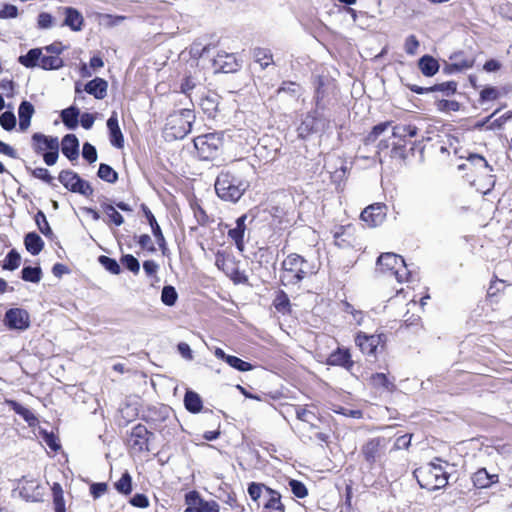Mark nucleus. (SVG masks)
<instances>
[{
  "instance_id": "1",
  "label": "nucleus",
  "mask_w": 512,
  "mask_h": 512,
  "mask_svg": "<svg viewBox=\"0 0 512 512\" xmlns=\"http://www.w3.org/2000/svg\"><path fill=\"white\" fill-rule=\"evenodd\" d=\"M249 183L242 177L227 172H221L215 181V191L224 201L236 203L248 189Z\"/></svg>"
},
{
  "instance_id": "2",
  "label": "nucleus",
  "mask_w": 512,
  "mask_h": 512,
  "mask_svg": "<svg viewBox=\"0 0 512 512\" xmlns=\"http://www.w3.org/2000/svg\"><path fill=\"white\" fill-rule=\"evenodd\" d=\"M315 269L302 256L292 253L282 262L280 280L283 285H295L306 276L314 274Z\"/></svg>"
},
{
  "instance_id": "3",
  "label": "nucleus",
  "mask_w": 512,
  "mask_h": 512,
  "mask_svg": "<svg viewBox=\"0 0 512 512\" xmlns=\"http://www.w3.org/2000/svg\"><path fill=\"white\" fill-rule=\"evenodd\" d=\"M413 475L420 487L429 491L444 488L448 483V473L442 465L434 462L415 469Z\"/></svg>"
},
{
  "instance_id": "4",
  "label": "nucleus",
  "mask_w": 512,
  "mask_h": 512,
  "mask_svg": "<svg viewBox=\"0 0 512 512\" xmlns=\"http://www.w3.org/2000/svg\"><path fill=\"white\" fill-rule=\"evenodd\" d=\"M195 120L194 111L182 109L171 114L165 124V135L169 139H183L192 129Z\"/></svg>"
},
{
  "instance_id": "5",
  "label": "nucleus",
  "mask_w": 512,
  "mask_h": 512,
  "mask_svg": "<svg viewBox=\"0 0 512 512\" xmlns=\"http://www.w3.org/2000/svg\"><path fill=\"white\" fill-rule=\"evenodd\" d=\"M377 271L388 277H395L399 283L406 281L410 275L404 259L395 253H382L377 259Z\"/></svg>"
},
{
  "instance_id": "6",
  "label": "nucleus",
  "mask_w": 512,
  "mask_h": 512,
  "mask_svg": "<svg viewBox=\"0 0 512 512\" xmlns=\"http://www.w3.org/2000/svg\"><path fill=\"white\" fill-rule=\"evenodd\" d=\"M193 142L198 156L202 160H211L216 157L222 146V138L217 133L197 136L194 138Z\"/></svg>"
},
{
  "instance_id": "7",
  "label": "nucleus",
  "mask_w": 512,
  "mask_h": 512,
  "mask_svg": "<svg viewBox=\"0 0 512 512\" xmlns=\"http://www.w3.org/2000/svg\"><path fill=\"white\" fill-rule=\"evenodd\" d=\"M58 179L60 183L73 193H79L85 197L93 194V188L89 182L83 180L76 172L72 170H62Z\"/></svg>"
},
{
  "instance_id": "8",
  "label": "nucleus",
  "mask_w": 512,
  "mask_h": 512,
  "mask_svg": "<svg viewBox=\"0 0 512 512\" xmlns=\"http://www.w3.org/2000/svg\"><path fill=\"white\" fill-rule=\"evenodd\" d=\"M20 496L26 501L40 502L46 493V487L40 484L36 479L22 477L18 483Z\"/></svg>"
},
{
  "instance_id": "9",
  "label": "nucleus",
  "mask_w": 512,
  "mask_h": 512,
  "mask_svg": "<svg viewBox=\"0 0 512 512\" xmlns=\"http://www.w3.org/2000/svg\"><path fill=\"white\" fill-rule=\"evenodd\" d=\"M326 127V120L317 116L316 112L308 113L297 128L298 136L302 139L308 138L311 134L323 131Z\"/></svg>"
},
{
  "instance_id": "10",
  "label": "nucleus",
  "mask_w": 512,
  "mask_h": 512,
  "mask_svg": "<svg viewBox=\"0 0 512 512\" xmlns=\"http://www.w3.org/2000/svg\"><path fill=\"white\" fill-rule=\"evenodd\" d=\"M386 448V439L376 437L368 440L361 448V453L370 467L381 457Z\"/></svg>"
},
{
  "instance_id": "11",
  "label": "nucleus",
  "mask_w": 512,
  "mask_h": 512,
  "mask_svg": "<svg viewBox=\"0 0 512 512\" xmlns=\"http://www.w3.org/2000/svg\"><path fill=\"white\" fill-rule=\"evenodd\" d=\"M185 501L187 505L185 512H219L220 510L216 501H205L196 491L189 492Z\"/></svg>"
},
{
  "instance_id": "12",
  "label": "nucleus",
  "mask_w": 512,
  "mask_h": 512,
  "mask_svg": "<svg viewBox=\"0 0 512 512\" xmlns=\"http://www.w3.org/2000/svg\"><path fill=\"white\" fill-rule=\"evenodd\" d=\"M153 433L145 425L137 424L130 433L129 444L136 452L149 451V441Z\"/></svg>"
},
{
  "instance_id": "13",
  "label": "nucleus",
  "mask_w": 512,
  "mask_h": 512,
  "mask_svg": "<svg viewBox=\"0 0 512 512\" xmlns=\"http://www.w3.org/2000/svg\"><path fill=\"white\" fill-rule=\"evenodd\" d=\"M386 214L387 206L385 204L374 203L362 211L360 218L367 224V226L377 227L384 222Z\"/></svg>"
},
{
  "instance_id": "14",
  "label": "nucleus",
  "mask_w": 512,
  "mask_h": 512,
  "mask_svg": "<svg viewBox=\"0 0 512 512\" xmlns=\"http://www.w3.org/2000/svg\"><path fill=\"white\" fill-rule=\"evenodd\" d=\"M5 323L10 329L26 330L30 326V317L24 309L11 308L5 314Z\"/></svg>"
},
{
  "instance_id": "15",
  "label": "nucleus",
  "mask_w": 512,
  "mask_h": 512,
  "mask_svg": "<svg viewBox=\"0 0 512 512\" xmlns=\"http://www.w3.org/2000/svg\"><path fill=\"white\" fill-rule=\"evenodd\" d=\"M33 149L37 154L48 150L59 149V140L57 137L47 136L42 133L32 135Z\"/></svg>"
},
{
  "instance_id": "16",
  "label": "nucleus",
  "mask_w": 512,
  "mask_h": 512,
  "mask_svg": "<svg viewBox=\"0 0 512 512\" xmlns=\"http://www.w3.org/2000/svg\"><path fill=\"white\" fill-rule=\"evenodd\" d=\"M59 12L65 17L62 26H67L72 31H80L82 29L84 18L77 9L73 7H60Z\"/></svg>"
},
{
  "instance_id": "17",
  "label": "nucleus",
  "mask_w": 512,
  "mask_h": 512,
  "mask_svg": "<svg viewBox=\"0 0 512 512\" xmlns=\"http://www.w3.org/2000/svg\"><path fill=\"white\" fill-rule=\"evenodd\" d=\"M380 337L378 335H367L363 332L357 334L355 342L362 353L374 355L379 345Z\"/></svg>"
},
{
  "instance_id": "18",
  "label": "nucleus",
  "mask_w": 512,
  "mask_h": 512,
  "mask_svg": "<svg viewBox=\"0 0 512 512\" xmlns=\"http://www.w3.org/2000/svg\"><path fill=\"white\" fill-rule=\"evenodd\" d=\"M327 363L332 366H341L350 371L354 365V362L351 360V354L348 349L338 348L336 351L332 352L328 359Z\"/></svg>"
},
{
  "instance_id": "19",
  "label": "nucleus",
  "mask_w": 512,
  "mask_h": 512,
  "mask_svg": "<svg viewBox=\"0 0 512 512\" xmlns=\"http://www.w3.org/2000/svg\"><path fill=\"white\" fill-rule=\"evenodd\" d=\"M246 215H242L236 220V226L228 231V236L231 238L239 251H244V234L246 230L245 221Z\"/></svg>"
},
{
  "instance_id": "20",
  "label": "nucleus",
  "mask_w": 512,
  "mask_h": 512,
  "mask_svg": "<svg viewBox=\"0 0 512 512\" xmlns=\"http://www.w3.org/2000/svg\"><path fill=\"white\" fill-rule=\"evenodd\" d=\"M107 128L109 130L110 142L117 148L124 146V137L118 124L117 114L115 112L107 120Z\"/></svg>"
},
{
  "instance_id": "21",
  "label": "nucleus",
  "mask_w": 512,
  "mask_h": 512,
  "mask_svg": "<svg viewBox=\"0 0 512 512\" xmlns=\"http://www.w3.org/2000/svg\"><path fill=\"white\" fill-rule=\"evenodd\" d=\"M62 153L70 160H76L79 156V141L74 134H67L61 141Z\"/></svg>"
},
{
  "instance_id": "22",
  "label": "nucleus",
  "mask_w": 512,
  "mask_h": 512,
  "mask_svg": "<svg viewBox=\"0 0 512 512\" xmlns=\"http://www.w3.org/2000/svg\"><path fill=\"white\" fill-rule=\"evenodd\" d=\"M35 113L34 106L29 101H22L18 107L19 130L25 132L31 124V118Z\"/></svg>"
},
{
  "instance_id": "23",
  "label": "nucleus",
  "mask_w": 512,
  "mask_h": 512,
  "mask_svg": "<svg viewBox=\"0 0 512 512\" xmlns=\"http://www.w3.org/2000/svg\"><path fill=\"white\" fill-rule=\"evenodd\" d=\"M214 64L224 73L234 72L239 67L236 57L233 54H228L225 52L218 53L214 59Z\"/></svg>"
},
{
  "instance_id": "24",
  "label": "nucleus",
  "mask_w": 512,
  "mask_h": 512,
  "mask_svg": "<svg viewBox=\"0 0 512 512\" xmlns=\"http://www.w3.org/2000/svg\"><path fill=\"white\" fill-rule=\"evenodd\" d=\"M472 482L477 488H488L498 482L497 474H490L485 468L478 469L472 476Z\"/></svg>"
},
{
  "instance_id": "25",
  "label": "nucleus",
  "mask_w": 512,
  "mask_h": 512,
  "mask_svg": "<svg viewBox=\"0 0 512 512\" xmlns=\"http://www.w3.org/2000/svg\"><path fill=\"white\" fill-rule=\"evenodd\" d=\"M108 83L106 80L96 77L85 85V91L96 99H103L107 95Z\"/></svg>"
},
{
  "instance_id": "26",
  "label": "nucleus",
  "mask_w": 512,
  "mask_h": 512,
  "mask_svg": "<svg viewBox=\"0 0 512 512\" xmlns=\"http://www.w3.org/2000/svg\"><path fill=\"white\" fill-rule=\"evenodd\" d=\"M143 212L146 216L147 221L149 222L152 233L154 237L156 238V241L160 247H163L165 245V238L163 236V233L161 231V228L159 224L156 221V218L154 217L153 213L148 209L147 206L142 205Z\"/></svg>"
},
{
  "instance_id": "27",
  "label": "nucleus",
  "mask_w": 512,
  "mask_h": 512,
  "mask_svg": "<svg viewBox=\"0 0 512 512\" xmlns=\"http://www.w3.org/2000/svg\"><path fill=\"white\" fill-rule=\"evenodd\" d=\"M24 244L27 251L32 255H38L44 247L43 240L35 232H30L25 236Z\"/></svg>"
},
{
  "instance_id": "28",
  "label": "nucleus",
  "mask_w": 512,
  "mask_h": 512,
  "mask_svg": "<svg viewBox=\"0 0 512 512\" xmlns=\"http://www.w3.org/2000/svg\"><path fill=\"white\" fill-rule=\"evenodd\" d=\"M419 68L425 76L431 77L438 72L439 64L432 56L424 55L419 60Z\"/></svg>"
},
{
  "instance_id": "29",
  "label": "nucleus",
  "mask_w": 512,
  "mask_h": 512,
  "mask_svg": "<svg viewBox=\"0 0 512 512\" xmlns=\"http://www.w3.org/2000/svg\"><path fill=\"white\" fill-rule=\"evenodd\" d=\"M42 50L39 48L30 49L26 55H21L19 57V62L27 67L32 68L39 66V62H41Z\"/></svg>"
},
{
  "instance_id": "30",
  "label": "nucleus",
  "mask_w": 512,
  "mask_h": 512,
  "mask_svg": "<svg viewBox=\"0 0 512 512\" xmlns=\"http://www.w3.org/2000/svg\"><path fill=\"white\" fill-rule=\"evenodd\" d=\"M186 409L191 413H198L202 409V399L200 395L194 391H187L184 397Z\"/></svg>"
},
{
  "instance_id": "31",
  "label": "nucleus",
  "mask_w": 512,
  "mask_h": 512,
  "mask_svg": "<svg viewBox=\"0 0 512 512\" xmlns=\"http://www.w3.org/2000/svg\"><path fill=\"white\" fill-rule=\"evenodd\" d=\"M79 109L74 106L66 108L61 112V118L65 126L69 129H75L78 125Z\"/></svg>"
},
{
  "instance_id": "32",
  "label": "nucleus",
  "mask_w": 512,
  "mask_h": 512,
  "mask_svg": "<svg viewBox=\"0 0 512 512\" xmlns=\"http://www.w3.org/2000/svg\"><path fill=\"white\" fill-rule=\"evenodd\" d=\"M6 403L15 413L23 417V419L30 425L34 424L36 417L29 409L14 400H7Z\"/></svg>"
},
{
  "instance_id": "33",
  "label": "nucleus",
  "mask_w": 512,
  "mask_h": 512,
  "mask_svg": "<svg viewBox=\"0 0 512 512\" xmlns=\"http://www.w3.org/2000/svg\"><path fill=\"white\" fill-rule=\"evenodd\" d=\"M253 57L255 61L260 64L262 69H265L273 63V55L267 48H255L253 50Z\"/></svg>"
},
{
  "instance_id": "34",
  "label": "nucleus",
  "mask_w": 512,
  "mask_h": 512,
  "mask_svg": "<svg viewBox=\"0 0 512 512\" xmlns=\"http://www.w3.org/2000/svg\"><path fill=\"white\" fill-rule=\"evenodd\" d=\"M370 383L373 387L377 389H384L386 391H393L395 389V385L389 381L387 376L384 373H375L370 378Z\"/></svg>"
},
{
  "instance_id": "35",
  "label": "nucleus",
  "mask_w": 512,
  "mask_h": 512,
  "mask_svg": "<svg viewBox=\"0 0 512 512\" xmlns=\"http://www.w3.org/2000/svg\"><path fill=\"white\" fill-rule=\"evenodd\" d=\"M268 494V500L264 504L266 509H275L280 512H284V505L281 503V495L270 488H265Z\"/></svg>"
},
{
  "instance_id": "36",
  "label": "nucleus",
  "mask_w": 512,
  "mask_h": 512,
  "mask_svg": "<svg viewBox=\"0 0 512 512\" xmlns=\"http://www.w3.org/2000/svg\"><path fill=\"white\" fill-rule=\"evenodd\" d=\"M418 128L414 125L399 124L393 127L392 134L396 138L405 139L406 137H415Z\"/></svg>"
},
{
  "instance_id": "37",
  "label": "nucleus",
  "mask_w": 512,
  "mask_h": 512,
  "mask_svg": "<svg viewBox=\"0 0 512 512\" xmlns=\"http://www.w3.org/2000/svg\"><path fill=\"white\" fill-rule=\"evenodd\" d=\"M53 494V503L55 512H66L63 489L59 483H54L51 487Z\"/></svg>"
},
{
  "instance_id": "38",
  "label": "nucleus",
  "mask_w": 512,
  "mask_h": 512,
  "mask_svg": "<svg viewBox=\"0 0 512 512\" xmlns=\"http://www.w3.org/2000/svg\"><path fill=\"white\" fill-rule=\"evenodd\" d=\"M101 209L106 215L109 217L110 221L114 223L116 226H121L124 223L123 216L115 209V207L111 204H108L106 201L101 203Z\"/></svg>"
},
{
  "instance_id": "39",
  "label": "nucleus",
  "mask_w": 512,
  "mask_h": 512,
  "mask_svg": "<svg viewBox=\"0 0 512 512\" xmlns=\"http://www.w3.org/2000/svg\"><path fill=\"white\" fill-rule=\"evenodd\" d=\"M63 66V60L59 56H46L42 54L39 67L45 70H56Z\"/></svg>"
},
{
  "instance_id": "40",
  "label": "nucleus",
  "mask_w": 512,
  "mask_h": 512,
  "mask_svg": "<svg viewBox=\"0 0 512 512\" xmlns=\"http://www.w3.org/2000/svg\"><path fill=\"white\" fill-rule=\"evenodd\" d=\"M97 175L108 183H115L118 180V173L111 166L104 163L100 164Z\"/></svg>"
},
{
  "instance_id": "41",
  "label": "nucleus",
  "mask_w": 512,
  "mask_h": 512,
  "mask_svg": "<svg viewBox=\"0 0 512 512\" xmlns=\"http://www.w3.org/2000/svg\"><path fill=\"white\" fill-rule=\"evenodd\" d=\"M460 54H455L451 59L454 60L452 64L449 65V71H461L464 69H469L473 66L474 61L470 58H460Z\"/></svg>"
},
{
  "instance_id": "42",
  "label": "nucleus",
  "mask_w": 512,
  "mask_h": 512,
  "mask_svg": "<svg viewBox=\"0 0 512 512\" xmlns=\"http://www.w3.org/2000/svg\"><path fill=\"white\" fill-rule=\"evenodd\" d=\"M42 271L40 267H24L22 269V279L24 281L38 283L41 280Z\"/></svg>"
},
{
  "instance_id": "43",
  "label": "nucleus",
  "mask_w": 512,
  "mask_h": 512,
  "mask_svg": "<svg viewBox=\"0 0 512 512\" xmlns=\"http://www.w3.org/2000/svg\"><path fill=\"white\" fill-rule=\"evenodd\" d=\"M178 294L173 286H164L161 293V301L167 306L175 305Z\"/></svg>"
},
{
  "instance_id": "44",
  "label": "nucleus",
  "mask_w": 512,
  "mask_h": 512,
  "mask_svg": "<svg viewBox=\"0 0 512 512\" xmlns=\"http://www.w3.org/2000/svg\"><path fill=\"white\" fill-rule=\"evenodd\" d=\"M115 488L122 494H130L132 491V478L128 472H125L122 477L115 483Z\"/></svg>"
},
{
  "instance_id": "45",
  "label": "nucleus",
  "mask_w": 512,
  "mask_h": 512,
  "mask_svg": "<svg viewBox=\"0 0 512 512\" xmlns=\"http://www.w3.org/2000/svg\"><path fill=\"white\" fill-rule=\"evenodd\" d=\"M35 222L43 235L46 237H51L53 235V231L49 226L47 218L41 210L35 215Z\"/></svg>"
},
{
  "instance_id": "46",
  "label": "nucleus",
  "mask_w": 512,
  "mask_h": 512,
  "mask_svg": "<svg viewBox=\"0 0 512 512\" xmlns=\"http://www.w3.org/2000/svg\"><path fill=\"white\" fill-rule=\"evenodd\" d=\"M16 116L12 111H5L0 115V125L6 131H11L16 126Z\"/></svg>"
},
{
  "instance_id": "47",
  "label": "nucleus",
  "mask_w": 512,
  "mask_h": 512,
  "mask_svg": "<svg viewBox=\"0 0 512 512\" xmlns=\"http://www.w3.org/2000/svg\"><path fill=\"white\" fill-rule=\"evenodd\" d=\"M98 260H99V263L110 273L115 274V275L120 273V271H121L120 265L118 264V262L115 259L110 258L105 255H101Z\"/></svg>"
},
{
  "instance_id": "48",
  "label": "nucleus",
  "mask_w": 512,
  "mask_h": 512,
  "mask_svg": "<svg viewBox=\"0 0 512 512\" xmlns=\"http://www.w3.org/2000/svg\"><path fill=\"white\" fill-rule=\"evenodd\" d=\"M226 363L231 366L232 368L238 370V371H241V372H246V371H250L252 370L253 366L246 362V361H243L242 359L236 357V356H232L230 355L228 358H227V361Z\"/></svg>"
},
{
  "instance_id": "49",
  "label": "nucleus",
  "mask_w": 512,
  "mask_h": 512,
  "mask_svg": "<svg viewBox=\"0 0 512 512\" xmlns=\"http://www.w3.org/2000/svg\"><path fill=\"white\" fill-rule=\"evenodd\" d=\"M20 261V254L15 250H11L5 257L3 268L7 270H15L19 267Z\"/></svg>"
},
{
  "instance_id": "50",
  "label": "nucleus",
  "mask_w": 512,
  "mask_h": 512,
  "mask_svg": "<svg viewBox=\"0 0 512 512\" xmlns=\"http://www.w3.org/2000/svg\"><path fill=\"white\" fill-rule=\"evenodd\" d=\"M273 304L278 312L285 313L288 311L290 301L288 296L283 291H280L274 299Z\"/></svg>"
},
{
  "instance_id": "51",
  "label": "nucleus",
  "mask_w": 512,
  "mask_h": 512,
  "mask_svg": "<svg viewBox=\"0 0 512 512\" xmlns=\"http://www.w3.org/2000/svg\"><path fill=\"white\" fill-rule=\"evenodd\" d=\"M391 125V122H383L378 125H375L372 131L366 137V143H373L376 139L387 130V128Z\"/></svg>"
},
{
  "instance_id": "52",
  "label": "nucleus",
  "mask_w": 512,
  "mask_h": 512,
  "mask_svg": "<svg viewBox=\"0 0 512 512\" xmlns=\"http://www.w3.org/2000/svg\"><path fill=\"white\" fill-rule=\"evenodd\" d=\"M54 25H55V19L51 14H49L47 12H41L38 15L37 26L39 29H50Z\"/></svg>"
},
{
  "instance_id": "53",
  "label": "nucleus",
  "mask_w": 512,
  "mask_h": 512,
  "mask_svg": "<svg viewBox=\"0 0 512 512\" xmlns=\"http://www.w3.org/2000/svg\"><path fill=\"white\" fill-rule=\"evenodd\" d=\"M122 264L131 272L137 274L140 270L139 261L131 254L124 255L121 258Z\"/></svg>"
},
{
  "instance_id": "54",
  "label": "nucleus",
  "mask_w": 512,
  "mask_h": 512,
  "mask_svg": "<svg viewBox=\"0 0 512 512\" xmlns=\"http://www.w3.org/2000/svg\"><path fill=\"white\" fill-rule=\"evenodd\" d=\"M468 162L475 167L484 168L489 172L493 171L492 167L488 164L486 159L479 154H470L468 157Z\"/></svg>"
},
{
  "instance_id": "55",
  "label": "nucleus",
  "mask_w": 512,
  "mask_h": 512,
  "mask_svg": "<svg viewBox=\"0 0 512 512\" xmlns=\"http://www.w3.org/2000/svg\"><path fill=\"white\" fill-rule=\"evenodd\" d=\"M289 486L291 488L292 493L298 498H305L308 495V490L306 486L298 480H291L289 482Z\"/></svg>"
},
{
  "instance_id": "56",
  "label": "nucleus",
  "mask_w": 512,
  "mask_h": 512,
  "mask_svg": "<svg viewBox=\"0 0 512 512\" xmlns=\"http://www.w3.org/2000/svg\"><path fill=\"white\" fill-rule=\"evenodd\" d=\"M82 156L89 163H94L97 160L96 148L88 142L84 143L82 148Z\"/></svg>"
},
{
  "instance_id": "57",
  "label": "nucleus",
  "mask_w": 512,
  "mask_h": 512,
  "mask_svg": "<svg viewBox=\"0 0 512 512\" xmlns=\"http://www.w3.org/2000/svg\"><path fill=\"white\" fill-rule=\"evenodd\" d=\"M31 174L33 177L40 179L48 184H51L53 181V177L50 175L49 171L46 168H35L31 170Z\"/></svg>"
},
{
  "instance_id": "58",
  "label": "nucleus",
  "mask_w": 512,
  "mask_h": 512,
  "mask_svg": "<svg viewBox=\"0 0 512 512\" xmlns=\"http://www.w3.org/2000/svg\"><path fill=\"white\" fill-rule=\"evenodd\" d=\"M411 439V434H405L397 437L393 445V450L408 449L411 444Z\"/></svg>"
},
{
  "instance_id": "59",
  "label": "nucleus",
  "mask_w": 512,
  "mask_h": 512,
  "mask_svg": "<svg viewBox=\"0 0 512 512\" xmlns=\"http://www.w3.org/2000/svg\"><path fill=\"white\" fill-rule=\"evenodd\" d=\"M457 84L453 81L445 82L441 84L434 85L432 87H429V89H432V91H442L446 92L447 95L453 94L456 91Z\"/></svg>"
},
{
  "instance_id": "60",
  "label": "nucleus",
  "mask_w": 512,
  "mask_h": 512,
  "mask_svg": "<svg viewBox=\"0 0 512 512\" xmlns=\"http://www.w3.org/2000/svg\"><path fill=\"white\" fill-rule=\"evenodd\" d=\"M295 414H296L297 419H299L303 422L309 423V424H311L312 420L315 418V415L313 412H311L305 408H302V407H297L295 409Z\"/></svg>"
},
{
  "instance_id": "61",
  "label": "nucleus",
  "mask_w": 512,
  "mask_h": 512,
  "mask_svg": "<svg viewBox=\"0 0 512 512\" xmlns=\"http://www.w3.org/2000/svg\"><path fill=\"white\" fill-rule=\"evenodd\" d=\"M497 112H498V110L493 112L481 124H478V126H483V125L489 123V126H488L489 129H500L503 126V124L505 123L501 117L491 121V119L497 114Z\"/></svg>"
},
{
  "instance_id": "62",
  "label": "nucleus",
  "mask_w": 512,
  "mask_h": 512,
  "mask_svg": "<svg viewBox=\"0 0 512 512\" xmlns=\"http://www.w3.org/2000/svg\"><path fill=\"white\" fill-rule=\"evenodd\" d=\"M419 47V41L414 35H410L405 41V51L407 54L414 55Z\"/></svg>"
},
{
  "instance_id": "63",
  "label": "nucleus",
  "mask_w": 512,
  "mask_h": 512,
  "mask_svg": "<svg viewBox=\"0 0 512 512\" xmlns=\"http://www.w3.org/2000/svg\"><path fill=\"white\" fill-rule=\"evenodd\" d=\"M18 16V8L11 4H6L0 10V18L8 19V18H16Z\"/></svg>"
},
{
  "instance_id": "64",
  "label": "nucleus",
  "mask_w": 512,
  "mask_h": 512,
  "mask_svg": "<svg viewBox=\"0 0 512 512\" xmlns=\"http://www.w3.org/2000/svg\"><path fill=\"white\" fill-rule=\"evenodd\" d=\"M130 503L139 508H146L149 506V500L144 494H135L131 500Z\"/></svg>"
}]
</instances>
